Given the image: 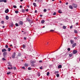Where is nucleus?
Here are the masks:
<instances>
[{
  "mask_svg": "<svg viewBox=\"0 0 80 80\" xmlns=\"http://www.w3.org/2000/svg\"><path fill=\"white\" fill-rule=\"evenodd\" d=\"M68 51H69H69H70V48H68Z\"/></svg>",
  "mask_w": 80,
  "mask_h": 80,
  "instance_id": "2f4dec72",
  "label": "nucleus"
},
{
  "mask_svg": "<svg viewBox=\"0 0 80 80\" xmlns=\"http://www.w3.org/2000/svg\"><path fill=\"white\" fill-rule=\"evenodd\" d=\"M8 48V45H6L5 46V48Z\"/></svg>",
  "mask_w": 80,
  "mask_h": 80,
  "instance_id": "7c9ffc66",
  "label": "nucleus"
},
{
  "mask_svg": "<svg viewBox=\"0 0 80 80\" xmlns=\"http://www.w3.org/2000/svg\"><path fill=\"white\" fill-rule=\"evenodd\" d=\"M15 25H16V27H18V24L17 23H16Z\"/></svg>",
  "mask_w": 80,
  "mask_h": 80,
  "instance_id": "37998d69",
  "label": "nucleus"
},
{
  "mask_svg": "<svg viewBox=\"0 0 80 80\" xmlns=\"http://www.w3.org/2000/svg\"><path fill=\"white\" fill-rule=\"evenodd\" d=\"M73 27V26H71L70 27V28H71V29H72V28Z\"/></svg>",
  "mask_w": 80,
  "mask_h": 80,
  "instance_id": "49530a36",
  "label": "nucleus"
},
{
  "mask_svg": "<svg viewBox=\"0 0 80 80\" xmlns=\"http://www.w3.org/2000/svg\"><path fill=\"white\" fill-rule=\"evenodd\" d=\"M7 52H4L3 53V55L4 57H5V56L6 55H7Z\"/></svg>",
  "mask_w": 80,
  "mask_h": 80,
  "instance_id": "7ed1b4c3",
  "label": "nucleus"
},
{
  "mask_svg": "<svg viewBox=\"0 0 80 80\" xmlns=\"http://www.w3.org/2000/svg\"><path fill=\"white\" fill-rule=\"evenodd\" d=\"M76 45H77V43H74L73 44V45H72V47H73H73H75V46H76Z\"/></svg>",
  "mask_w": 80,
  "mask_h": 80,
  "instance_id": "20e7f679",
  "label": "nucleus"
},
{
  "mask_svg": "<svg viewBox=\"0 0 80 80\" xmlns=\"http://www.w3.org/2000/svg\"><path fill=\"white\" fill-rule=\"evenodd\" d=\"M24 40H26V39H27V38H26V37H24Z\"/></svg>",
  "mask_w": 80,
  "mask_h": 80,
  "instance_id": "5fc2aeb1",
  "label": "nucleus"
},
{
  "mask_svg": "<svg viewBox=\"0 0 80 80\" xmlns=\"http://www.w3.org/2000/svg\"><path fill=\"white\" fill-rule=\"evenodd\" d=\"M37 1L38 2H40V0H35V2Z\"/></svg>",
  "mask_w": 80,
  "mask_h": 80,
  "instance_id": "5701e85b",
  "label": "nucleus"
},
{
  "mask_svg": "<svg viewBox=\"0 0 80 80\" xmlns=\"http://www.w3.org/2000/svg\"><path fill=\"white\" fill-rule=\"evenodd\" d=\"M22 12H25V10H24V9H22Z\"/></svg>",
  "mask_w": 80,
  "mask_h": 80,
  "instance_id": "72a5a7b5",
  "label": "nucleus"
},
{
  "mask_svg": "<svg viewBox=\"0 0 80 80\" xmlns=\"http://www.w3.org/2000/svg\"><path fill=\"white\" fill-rule=\"evenodd\" d=\"M22 68H23V69H25V67H22Z\"/></svg>",
  "mask_w": 80,
  "mask_h": 80,
  "instance_id": "3c124183",
  "label": "nucleus"
},
{
  "mask_svg": "<svg viewBox=\"0 0 80 80\" xmlns=\"http://www.w3.org/2000/svg\"><path fill=\"white\" fill-rule=\"evenodd\" d=\"M58 13H62V12H61V9H59L58 10Z\"/></svg>",
  "mask_w": 80,
  "mask_h": 80,
  "instance_id": "6e6552de",
  "label": "nucleus"
},
{
  "mask_svg": "<svg viewBox=\"0 0 80 80\" xmlns=\"http://www.w3.org/2000/svg\"><path fill=\"white\" fill-rule=\"evenodd\" d=\"M49 74H50V72H48L47 74V76H48V75H49Z\"/></svg>",
  "mask_w": 80,
  "mask_h": 80,
  "instance_id": "4be33fe9",
  "label": "nucleus"
},
{
  "mask_svg": "<svg viewBox=\"0 0 80 80\" xmlns=\"http://www.w3.org/2000/svg\"><path fill=\"white\" fill-rule=\"evenodd\" d=\"M38 77H40V73H38Z\"/></svg>",
  "mask_w": 80,
  "mask_h": 80,
  "instance_id": "4c0bfd02",
  "label": "nucleus"
},
{
  "mask_svg": "<svg viewBox=\"0 0 80 80\" xmlns=\"http://www.w3.org/2000/svg\"><path fill=\"white\" fill-rule=\"evenodd\" d=\"M30 62L31 63H32V64H33V63H35V61H31Z\"/></svg>",
  "mask_w": 80,
  "mask_h": 80,
  "instance_id": "4468645a",
  "label": "nucleus"
},
{
  "mask_svg": "<svg viewBox=\"0 0 80 80\" xmlns=\"http://www.w3.org/2000/svg\"><path fill=\"white\" fill-rule=\"evenodd\" d=\"M72 55H73L72 53L69 54V56L70 57H72Z\"/></svg>",
  "mask_w": 80,
  "mask_h": 80,
  "instance_id": "0eeeda50",
  "label": "nucleus"
},
{
  "mask_svg": "<svg viewBox=\"0 0 80 80\" xmlns=\"http://www.w3.org/2000/svg\"><path fill=\"white\" fill-rule=\"evenodd\" d=\"M2 60H3V61H4L5 60H6V59H5V58H3L2 59Z\"/></svg>",
  "mask_w": 80,
  "mask_h": 80,
  "instance_id": "ea45409f",
  "label": "nucleus"
},
{
  "mask_svg": "<svg viewBox=\"0 0 80 80\" xmlns=\"http://www.w3.org/2000/svg\"><path fill=\"white\" fill-rule=\"evenodd\" d=\"M39 62L40 63H42V60H40V61H39Z\"/></svg>",
  "mask_w": 80,
  "mask_h": 80,
  "instance_id": "de8ad7c7",
  "label": "nucleus"
},
{
  "mask_svg": "<svg viewBox=\"0 0 80 80\" xmlns=\"http://www.w3.org/2000/svg\"><path fill=\"white\" fill-rule=\"evenodd\" d=\"M67 55H68V52H66L65 54V56H67Z\"/></svg>",
  "mask_w": 80,
  "mask_h": 80,
  "instance_id": "f704fd0d",
  "label": "nucleus"
},
{
  "mask_svg": "<svg viewBox=\"0 0 80 80\" xmlns=\"http://www.w3.org/2000/svg\"><path fill=\"white\" fill-rule=\"evenodd\" d=\"M42 16H43L41 14L40 15V17H42Z\"/></svg>",
  "mask_w": 80,
  "mask_h": 80,
  "instance_id": "0e129e2a",
  "label": "nucleus"
},
{
  "mask_svg": "<svg viewBox=\"0 0 80 80\" xmlns=\"http://www.w3.org/2000/svg\"><path fill=\"white\" fill-rule=\"evenodd\" d=\"M21 55V54H19L18 56H19V57H20Z\"/></svg>",
  "mask_w": 80,
  "mask_h": 80,
  "instance_id": "13d9d810",
  "label": "nucleus"
},
{
  "mask_svg": "<svg viewBox=\"0 0 80 80\" xmlns=\"http://www.w3.org/2000/svg\"><path fill=\"white\" fill-rule=\"evenodd\" d=\"M77 51H76V50H74L73 51V53L74 54H76L77 53Z\"/></svg>",
  "mask_w": 80,
  "mask_h": 80,
  "instance_id": "423d86ee",
  "label": "nucleus"
},
{
  "mask_svg": "<svg viewBox=\"0 0 80 80\" xmlns=\"http://www.w3.org/2000/svg\"><path fill=\"white\" fill-rule=\"evenodd\" d=\"M13 8H17V6H15V5H13Z\"/></svg>",
  "mask_w": 80,
  "mask_h": 80,
  "instance_id": "b1692460",
  "label": "nucleus"
},
{
  "mask_svg": "<svg viewBox=\"0 0 80 80\" xmlns=\"http://www.w3.org/2000/svg\"><path fill=\"white\" fill-rule=\"evenodd\" d=\"M40 69H42V67H41L40 68Z\"/></svg>",
  "mask_w": 80,
  "mask_h": 80,
  "instance_id": "864d4df0",
  "label": "nucleus"
},
{
  "mask_svg": "<svg viewBox=\"0 0 80 80\" xmlns=\"http://www.w3.org/2000/svg\"><path fill=\"white\" fill-rule=\"evenodd\" d=\"M13 24H12L11 25V27H13Z\"/></svg>",
  "mask_w": 80,
  "mask_h": 80,
  "instance_id": "a18cd8bd",
  "label": "nucleus"
},
{
  "mask_svg": "<svg viewBox=\"0 0 80 80\" xmlns=\"http://www.w3.org/2000/svg\"><path fill=\"white\" fill-rule=\"evenodd\" d=\"M68 4V2H66V5H67Z\"/></svg>",
  "mask_w": 80,
  "mask_h": 80,
  "instance_id": "4d7b16f0",
  "label": "nucleus"
},
{
  "mask_svg": "<svg viewBox=\"0 0 80 80\" xmlns=\"http://www.w3.org/2000/svg\"><path fill=\"white\" fill-rule=\"evenodd\" d=\"M19 24L20 25H23V22L22 21H20L19 22Z\"/></svg>",
  "mask_w": 80,
  "mask_h": 80,
  "instance_id": "9b49d317",
  "label": "nucleus"
},
{
  "mask_svg": "<svg viewBox=\"0 0 80 80\" xmlns=\"http://www.w3.org/2000/svg\"><path fill=\"white\" fill-rule=\"evenodd\" d=\"M72 5L74 8H76V7H77V4H75L74 3H73V4H72Z\"/></svg>",
  "mask_w": 80,
  "mask_h": 80,
  "instance_id": "f03ea898",
  "label": "nucleus"
},
{
  "mask_svg": "<svg viewBox=\"0 0 80 80\" xmlns=\"http://www.w3.org/2000/svg\"><path fill=\"white\" fill-rule=\"evenodd\" d=\"M1 23L3 24L4 23V21H2L1 22Z\"/></svg>",
  "mask_w": 80,
  "mask_h": 80,
  "instance_id": "c85d7f7f",
  "label": "nucleus"
},
{
  "mask_svg": "<svg viewBox=\"0 0 80 80\" xmlns=\"http://www.w3.org/2000/svg\"><path fill=\"white\" fill-rule=\"evenodd\" d=\"M56 76H57V77H59V74H56Z\"/></svg>",
  "mask_w": 80,
  "mask_h": 80,
  "instance_id": "bb28decb",
  "label": "nucleus"
},
{
  "mask_svg": "<svg viewBox=\"0 0 80 80\" xmlns=\"http://www.w3.org/2000/svg\"><path fill=\"white\" fill-rule=\"evenodd\" d=\"M56 13L55 12H54V13L53 14V15H56Z\"/></svg>",
  "mask_w": 80,
  "mask_h": 80,
  "instance_id": "c03bdc74",
  "label": "nucleus"
},
{
  "mask_svg": "<svg viewBox=\"0 0 80 80\" xmlns=\"http://www.w3.org/2000/svg\"><path fill=\"white\" fill-rule=\"evenodd\" d=\"M20 8H22V5H21V6H20Z\"/></svg>",
  "mask_w": 80,
  "mask_h": 80,
  "instance_id": "680f3d73",
  "label": "nucleus"
},
{
  "mask_svg": "<svg viewBox=\"0 0 80 80\" xmlns=\"http://www.w3.org/2000/svg\"><path fill=\"white\" fill-rule=\"evenodd\" d=\"M8 66H10L11 67H12V65L10 64Z\"/></svg>",
  "mask_w": 80,
  "mask_h": 80,
  "instance_id": "052dcab7",
  "label": "nucleus"
},
{
  "mask_svg": "<svg viewBox=\"0 0 80 80\" xmlns=\"http://www.w3.org/2000/svg\"><path fill=\"white\" fill-rule=\"evenodd\" d=\"M54 30H50V32H54Z\"/></svg>",
  "mask_w": 80,
  "mask_h": 80,
  "instance_id": "8fccbe9b",
  "label": "nucleus"
},
{
  "mask_svg": "<svg viewBox=\"0 0 80 80\" xmlns=\"http://www.w3.org/2000/svg\"><path fill=\"white\" fill-rule=\"evenodd\" d=\"M8 69H9V70H10V68H9V67H8Z\"/></svg>",
  "mask_w": 80,
  "mask_h": 80,
  "instance_id": "69168bd1",
  "label": "nucleus"
},
{
  "mask_svg": "<svg viewBox=\"0 0 80 80\" xmlns=\"http://www.w3.org/2000/svg\"><path fill=\"white\" fill-rule=\"evenodd\" d=\"M74 39H75V40H77V38L76 37L74 38Z\"/></svg>",
  "mask_w": 80,
  "mask_h": 80,
  "instance_id": "bf43d9fd",
  "label": "nucleus"
},
{
  "mask_svg": "<svg viewBox=\"0 0 80 80\" xmlns=\"http://www.w3.org/2000/svg\"><path fill=\"white\" fill-rule=\"evenodd\" d=\"M4 0H0V2H3Z\"/></svg>",
  "mask_w": 80,
  "mask_h": 80,
  "instance_id": "79ce46f5",
  "label": "nucleus"
},
{
  "mask_svg": "<svg viewBox=\"0 0 80 80\" xmlns=\"http://www.w3.org/2000/svg\"><path fill=\"white\" fill-rule=\"evenodd\" d=\"M37 10H35V13H37Z\"/></svg>",
  "mask_w": 80,
  "mask_h": 80,
  "instance_id": "6e6d98bb",
  "label": "nucleus"
},
{
  "mask_svg": "<svg viewBox=\"0 0 80 80\" xmlns=\"http://www.w3.org/2000/svg\"><path fill=\"white\" fill-rule=\"evenodd\" d=\"M13 68L11 67L10 68V69H12Z\"/></svg>",
  "mask_w": 80,
  "mask_h": 80,
  "instance_id": "774afa93",
  "label": "nucleus"
},
{
  "mask_svg": "<svg viewBox=\"0 0 80 80\" xmlns=\"http://www.w3.org/2000/svg\"><path fill=\"white\" fill-rule=\"evenodd\" d=\"M25 45L24 44H23L22 45V47L23 48H24V49H25Z\"/></svg>",
  "mask_w": 80,
  "mask_h": 80,
  "instance_id": "aec40b11",
  "label": "nucleus"
},
{
  "mask_svg": "<svg viewBox=\"0 0 80 80\" xmlns=\"http://www.w3.org/2000/svg\"><path fill=\"white\" fill-rule=\"evenodd\" d=\"M43 12H47V9H44L43 10Z\"/></svg>",
  "mask_w": 80,
  "mask_h": 80,
  "instance_id": "cd10ccee",
  "label": "nucleus"
},
{
  "mask_svg": "<svg viewBox=\"0 0 80 80\" xmlns=\"http://www.w3.org/2000/svg\"><path fill=\"white\" fill-rule=\"evenodd\" d=\"M7 50L5 49H2V52H6Z\"/></svg>",
  "mask_w": 80,
  "mask_h": 80,
  "instance_id": "39448f33",
  "label": "nucleus"
},
{
  "mask_svg": "<svg viewBox=\"0 0 80 80\" xmlns=\"http://www.w3.org/2000/svg\"><path fill=\"white\" fill-rule=\"evenodd\" d=\"M58 68H62V65H59L58 67Z\"/></svg>",
  "mask_w": 80,
  "mask_h": 80,
  "instance_id": "9d476101",
  "label": "nucleus"
},
{
  "mask_svg": "<svg viewBox=\"0 0 80 80\" xmlns=\"http://www.w3.org/2000/svg\"><path fill=\"white\" fill-rule=\"evenodd\" d=\"M54 73L55 75H56V74H57V73H58V71H55V72Z\"/></svg>",
  "mask_w": 80,
  "mask_h": 80,
  "instance_id": "412c9836",
  "label": "nucleus"
},
{
  "mask_svg": "<svg viewBox=\"0 0 80 80\" xmlns=\"http://www.w3.org/2000/svg\"><path fill=\"white\" fill-rule=\"evenodd\" d=\"M8 51H9V52H10V51L11 50V48H8Z\"/></svg>",
  "mask_w": 80,
  "mask_h": 80,
  "instance_id": "393cba45",
  "label": "nucleus"
},
{
  "mask_svg": "<svg viewBox=\"0 0 80 80\" xmlns=\"http://www.w3.org/2000/svg\"><path fill=\"white\" fill-rule=\"evenodd\" d=\"M70 42H71V44H73V43H74V42L73 41H72V40H71Z\"/></svg>",
  "mask_w": 80,
  "mask_h": 80,
  "instance_id": "f8f14e48",
  "label": "nucleus"
},
{
  "mask_svg": "<svg viewBox=\"0 0 80 80\" xmlns=\"http://www.w3.org/2000/svg\"><path fill=\"white\" fill-rule=\"evenodd\" d=\"M45 22V20H42L41 21V23H43Z\"/></svg>",
  "mask_w": 80,
  "mask_h": 80,
  "instance_id": "6ab92c4d",
  "label": "nucleus"
},
{
  "mask_svg": "<svg viewBox=\"0 0 80 80\" xmlns=\"http://www.w3.org/2000/svg\"><path fill=\"white\" fill-rule=\"evenodd\" d=\"M63 29H65V28H66V26H63Z\"/></svg>",
  "mask_w": 80,
  "mask_h": 80,
  "instance_id": "a878e982",
  "label": "nucleus"
},
{
  "mask_svg": "<svg viewBox=\"0 0 80 80\" xmlns=\"http://www.w3.org/2000/svg\"><path fill=\"white\" fill-rule=\"evenodd\" d=\"M26 12H28V9H26Z\"/></svg>",
  "mask_w": 80,
  "mask_h": 80,
  "instance_id": "603ef678",
  "label": "nucleus"
},
{
  "mask_svg": "<svg viewBox=\"0 0 80 80\" xmlns=\"http://www.w3.org/2000/svg\"><path fill=\"white\" fill-rule=\"evenodd\" d=\"M74 32L75 33H78V32H77V30H74Z\"/></svg>",
  "mask_w": 80,
  "mask_h": 80,
  "instance_id": "a211bd4d",
  "label": "nucleus"
},
{
  "mask_svg": "<svg viewBox=\"0 0 80 80\" xmlns=\"http://www.w3.org/2000/svg\"><path fill=\"white\" fill-rule=\"evenodd\" d=\"M69 8H70L71 9H73V7L71 5H70L69 6Z\"/></svg>",
  "mask_w": 80,
  "mask_h": 80,
  "instance_id": "2eb2a0df",
  "label": "nucleus"
},
{
  "mask_svg": "<svg viewBox=\"0 0 80 80\" xmlns=\"http://www.w3.org/2000/svg\"><path fill=\"white\" fill-rule=\"evenodd\" d=\"M15 13H18V11H15Z\"/></svg>",
  "mask_w": 80,
  "mask_h": 80,
  "instance_id": "c756f323",
  "label": "nucleus"
},
{
  "mask_svg": "<svg viewBox=\"0 0 80 80\" xmlns=\"http://www.w3.org/2000/svg\"><path fill=\"white\" fill-rule=\"evenodd\" d=\"M13 69H14V70H16V67H14L13 68Z\"/></svg>",
  "mask_w": 80,
  "mask_h": 80,
  "instance_id": "09e8293b",
  "label": "nucleus"
},
{
  "mask_svg": "<svg viewBox=\"0 0 80 80\" xmlns=\"http://www.w3.org/2000/svg\"><path fill=\"white\" fill-rule=\"evenodd\" d=\"M27 20L28 22H30V20L28 18H27Z\"/></svg>",
  "mask_w": 80,
  "mask_h": 80,
  "instance_id": "c9c22d12",
  "label": "nucleus"
},
{
  "mask_svg": "<svg viewBox=\"0 0 80 80\" xmlns=\"http://www.w3.org/2000/svg\"><path fill=\"white\" fill-rule=\"evenodd\" d=\"M8 18H9L8 17V16H6V20H8Z\"/></svg>",
  "mask_w": 80,
  "mask_h": 80,
  "instance_id": "ddd939ff",
  "label": "nucleus"
},
{
  "mask_svg": "<svg viewBox=\"0 0 80 80\" xmlns=\"http://www.w3.org/2000/svg\"><path fill=\"white\" fill-rule=\"evenodd\" d=\"M25 67H28V64L27 63H25L24 65Z\"/></svg>",
  "mask_w": 80,
  "mask_h": 80,
  "instance_id": "dca6fc26",
  "label": "nucleus"
},
{
  "mask_svg": "<svg viewBox=\"0 0 80 80\" xmlns=\"http://www.w3.org/2000/svg\"><path fill=\"white\" fill-rule=\"evenodd\" d=\"M25 80H30V78H28L27 79H26Z\"/></svg>",
  "mask_w": 80,
  "mask_h": 80,
  "instance_id": "e433bc0d",
  "label": "nucleus"
},
{
  "mask_svg": "<svg viewBox=\"0 0 80 80\" xmlns=\"http://www.w3.org/2000/svg\"><path fill=\"white\" fill-rule=\"evenodd\" d=\"M2 28H5V26H2Z\"/></svg>",
  "mask_w": 80,
  "mask_h": 80,
  "instance_id": "338daca9",
  "label": "nucleus"
},
{
  "mask_svg": "<svg viewBox=\"0 0 80 80\" xmlns=\"http://www.w3.org/2000/svg\"><path fill=\"white\" fill-rule=\"evenodd\" d=\"M33 5L34 7H37V4H36V3H33Z\"/></svg>",
  "mask_w": 80,
  "mask_h": 80,
  "instance_id": "f3484780",
  "label": "nucleus"
},
{
  "mask_svg": "<svg viewBox=\"0 0 80 80\" xmlns=\"http://www.w3.org/2000/svg\"><path fill=\"white\" fill-rule=\"evenodd\" d=\"M8 11H9V10H8V9H6L5 11V13H8Z\"/></svg>",
  "mask_w": 80,
  "mask_h": 80,
  "instance_id": "1a4fd4ad",
  "label": "nucleus"
},
{
  "mask_svg": "<svg viewBox=\"0 0 80 80\" xmlns=\"http://www.w3.org/2000/svg\"><path fill=\"white\" fill-rule=\"evenodd\" d=\"M15 55H16V53L14 52L12 56V58H15Z\"/></svg>",
  "mask_w": 80,
  "mask_h": 80,
  "instance_id": "f257e3e1",
  "label": "nucleus"
},
{
  "mask_svg": "<svg viewBox=\"0 0 80 80\" xmlns=\"http://www.w3.org/2000/svg\"><path fill=\"white\" fill-rule=\"evenodd\" d=\"M10 73H11L10 72H8L7 73V74L9 75V74H10Z\"/></svg>",
  "mask_w": 80,
  "mask_h": 80,
  "instance_id": "473e14b6",
  "label": "nucleus"
},
{
  "mask_svg": "<svg viewBox=\"0 0 80 80\" xmlns=\"http://www.w3.org/2000/svg\"><path fill=\"white\" fill-rule=\"evenodd\" d=\"M28 69L29 70H31V68H28Z\"/></svg>",
  "mask_w": 80,
  "mask_h": 80,
  "instance_id": "58836bf2",
  "label": "nucleus"
},
{
  "mask_svg": "<svg viewBox=\"0 0 80 80\" xmlns=\"http://www.w3.org/2000/svg\"><path fill=\"white\" fill-rule=\"evenodd\" d=\"M3 2L5 3H6V2H7V0H3Z\"/></svg>",
  "mask_w": 80,
  "mask_h": 80,
  "instance_id": "a19ab883",
  "label": "nucleus"
},
{
  "mask_svg": "<svg viewBox=\"0 0 80 80\" xmlns=\"http://www.w3.org/2000/svg\"><path fill=\"white\" fill-rule=\"evenodd\" d=\"M78 22H77V23H76V25H78Z\"/></svg>",
  "mask_w": 80,
  "mask_h": 80,
  "instance_id": "e2e57ef3",
  "label": "nucleus"
}]
</instances>
